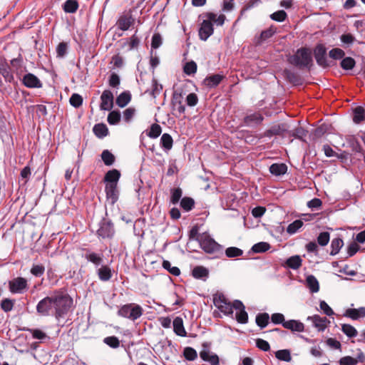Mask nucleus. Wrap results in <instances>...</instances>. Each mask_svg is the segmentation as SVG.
<instances>
[{
    "label": "nucleus",
    "mask_w": 365,
    "mask_h": 365,
    "mask_svg": "<svg viewBox=\"0 0 365 365\" xmlns=\"http://www.w3.org/2000/svg\"><path fill=\"white\" fill-rule=\"evenodd\" d=\"M225 76L222 73H216L207 76L203 80V84L209 88H216Z\"/></svg>",
    "instance_id": "nucleus-18"
},
{
    "label": "nucleus",
    "mask_w": 365,
    "mask_h": 365,
    "mask_svg": "<svg viewBox=\"0 0 365 365\" xmlns=\"http://www.w3.org/2000/svg\"><path fill=\"white\" fill-rule=\"evenodd\" d=\"M287 18V14L284 10H279L270 15V19L277 22H283Z\"/></svg>",
    "instance_id": "nucleus-60"
},
{
    "label": "nucleus",
    "mask_w": 365,
    "mask_h": 365,
    "mask_svg": "<svg viewBox=\"0 0 365 365\" xmlns=\"http://www.w3.org/2000/svg\"><path fill=\"white\" fill-rule=\"evenodd\" d=\"M276 32V28L273 26L261 32L260 35L255 38L257 45H262L264 41L271 38Z\"/></svg>",
    "instance_id": "nucleus-28"
},
{
    "label": "nucleus",
    "mask_w": 365,
    "mask_h": 365,
    "mask_svg": "<svg viewBox=\"0 0 365 365\" xmlns=\"http://www.w3.org/2000/svg\"><path fill=\"white\" fill-rule=\"evenodd\" d=\"M173 331L178 336H186L187 332L184 328L183 321L181 317H175L173 320Z\"/></svg>",
    "instance_id": "nucleus-30"
},
{
    "label": "nucleus",
    "mask_w": 365,
    "mask_h": 365,
    "mask_svg": "<svg viewBox=\"0 0 365 365\" xmlns=\"http://www.w3.org/2000/svg\"><path fill=\"white\" fill-rule=\"evenodd\" d=\"M225 254L228 258H234L242 256L243 250L236 247H230L225 250Z\"/></svg>",
    "instance_id": "nucleus-49"
},
{
    "label": "nucleus",
    "mask_w": 365,
    "mask_h": 365,
    "mask_svg": "<svg viewBox=\"0 0 365 365\" xmlns=\"http://www.w3.org/2000/svg\"><path fill=\"white\" fill-rule=\"evenodd\" d=\"M283 76L289 83L294 86L301 85L302 83V80L299 75L289 69L285 68L283 71Z\"/></svg>",
    "instance_id": "nucleus-24"
},
{
    "label": "nucleus",
    "mask_w": 365,
    "mask_h": 365,
    "mask_svg": "<svg viewBox=\"0 0 365 365\" xmlns=\"http://www.w3.org/2000/svg\"><path fill=\"white\" fill-rule=\"evenodd\" d=\"M131 93L129 91L122 92L115 99L116 105L120 108L126 106L131 101Z\"/></svg>",
    "instance_id": "nucleus-31"
},
{
    "label": "nucleus",
    "mask_w": 365,
    "mask_h": 365,
    "mask_svg": "<svg viewBox=\"0 0 365 365\" xmlns=\"http://www.w3.org/2000/svg\"><path fill=\"white\" fill-rule=\"evenodd\" d=\"M101 159L106 166H111L115 161V157L108 150H104L102 152Z\"/></svg>",
    "instance_id": "nucleus-44"
},
{
    "label": "nucleus",
    "mask_w": 365,
    "mask_h": 365,
    "mask_svg": "<svg viewBox=\"0 0 365 365\" xmlns=\"http://www.w3.org/2000/svg\"><path fill=\"white\" fill-rule=\"evenodd\" d=\"M170 202L173 205H176L182 197V190L180 187L173 188L170 190Z\"/></svg>",
    "instance_id": "nucleus-51"
},
{
    "label": "nucleus",
    "mask_w": 365,
    "mask_h": 365,
    "mask_svg": "<svg viewBox=\"0 0 365 365\" xmlns=\"http://www.w3.org/2000/svg\"><path fill=\"white\" fill-rule=\"evenodd\" d=\"M346 140L353 152L360 153L364 157L365 156L364 150L362 146L361 145L360 143L354 135H348L346 138Z\"/></svg>",
    "instance_id": "nucleus-26"
},
{
    "label": "nucleus",
    "mask_w": 365,
    "mask_h": 365,
    "mask_svg": "<svg viewBox=\"0 0 365 365\" xmlns=\"http://www.w3.org/2000/svg\"><path fill=\"white\" fill-rule=\"evenodd\" d=\"M68 43L66 42H61L56 47V54L58 58H63L68 53Z\"/></svg>",
    "instance_id": "nucleus-62"
},
{
    "label": "nucleus",
    "mask_w": 365,
    "mask_h": 365,
    "mask_svg": "<svg viewBox=\"0 0 365 365\" xmlns=\"http://www.w3.org/2000/svg\"><path fill=\"white\" fill-rule=\"evenodd\" d=\"M22 83L29 88H40L43 84L37 76L34 74L29 73L24 76Z\"/></svg>",
    "instance_id": "nucleus-14"
},
{
    "label": "nucleus",
    "mask_w": 365,
    "mask_h": 365,
    "mask_svg": "<svg viewBox=\"0 0 365 365\" xmlns=\"http://www.w3.org/2000/svg\"><path fill=\"white\" fill-rule=\"evenodd\" d=\"M143 313V308L137 304L129 303L123 305L118 311V315L131 321H135L140 318Z\"/></svg>",
    "instance_id": "nucleus-4"
},
{
    "label": "nucleus",
    "mask_w": 365,
    "mask_h": 365,
    "mask_svg": "<svg viewBox=\"0 0 365 365\" xmlns=\"http://www.w3.org/2000/svg\"><path fill=\"white\" fill-rule=\"evenodd\" d=\"M0 74L2 75L6 82L11 83L14 81L11 66L4 58H0Z\"/></svg>",
    "instance_id": "nucleus-15"
},
{
    "label": "nucleus",
    "mask_w": 365,
    "mask_h": 365,
    "mask_svg": "<svg viewBox=\"0 0 365 365\" xmlns=\"http://www.w3.org/2000/svg\"><path fill=\"white\" fill-rule=\"evenodd\" d=\"M54 313L56 319L63 317L73 304V299L63 292H56L52 295Z\"/></svg>",
    "instance_id": "nucleus-2"
},
{
    "label": "nucleus",
    "mask_w": 365,
    "mask_h": 365,
    "mask_svg": "<svg viewBox=\"0 0 365 365\" xmlns=\"http://www.w3.org/2000/svg\"><path fill=\"white\" fill-rule=\"evenodd\" d=\"M192 276L197 279L205 281L209 277V270L202 266H196L192 270Z\"/></svg>",
    "instance_id": "nucleus-27"
},
{
    "label": "nucleus",
    "mask_w": 365,
    "mask_h": 365,
    "mask_svg": "<svg viewBox=\"0 0 365 365\" xmlns=\"http://www.w3.org/2000/svg\"><path fill=\"white\" fill-rule=\"evenodd\" d=\"M173 144V140L168 133H163L160 138V146L165 150H171Z\"/></svg>",
    "instance_id": "nucleus-37"
},
{
    "label": "nucleus",
    "mask_w": 365,
    "mask_h": 365,
    "mask_svg": "<svg viewBox=\"0 0 365 365\" xmlns=\"http://www.w3.org/2000/svg\"><path fill=\"white\" fill-rule=\"evenodd\" d=\"M182 92L178 91H174L171 99V104L175 108L177 107V110L180 114H182L185 111V107L182 105Z\"/></svg>",
    "instance_id": "nucleus-20"
},
{
    "label": "nucleus",
    "mask_w": 365,
    "mask_h": 365,
    "mask_svg": "<svg viewBox=\"0 0 365 365\" xmlns=\"http://www.w3.org/2000/svg\"><path fill=\"white\" fill-rule=\"evenodd\" d=\"M212 343L210 341H205L202 344V350L200 352V356L204 361L209 362L211 365H219V357L216 354H210V348Z\"/></svg>",
    "instance_id": "nucleus-8"
},
{
    "label": "nucleus",
    "mask_w": 365,
    "mask_h": 365,
    "mask_svg": "<svg viewBox=\"0 0 365 365\" xmlns=\"http://www.w3.org/2000/svg\"><path fill=\"white\" fill-rule=\"evenodd\" d=\"M93 133L99 138H103L108 135V129L106 124L98 123L93 128Z\"/></svg>",
    "instance_id": "nucleus-35"
},
{
    "label": "nucleus",
    "mask_w": 365,
    "mask_h": 365,
    "mask_svg": "<svg viewBox=\"0 0 365 365\" xmlns=\"http://www.w3.org/2000/svg\"><path fill=\"white\" fill-rule=\"evenodd\" d=\"M197 63L195 61H191L185 63L183 71L185 74L190 76L197 72Z\"/></svg>",
    "instance_id": "nucleus-58"
},
{
    "label": "nucleus",
    "mask_w": 365,
    "mask_h": 365,
    "mask_svg": "<svg viewBox=\"0 0 365 365\" xmlns=\"http://www.w3.org/2000/svg\"><path fill=\"white\" fill-rule=\"evenodd\" d=\"M264 120L263 115L259 112L248 114L243 118V123L250 127L257 126Z\"/></svg>",
    "instance_id": "nucleus-16"
},
{
    "label": "nucleus",
    "mask_w": 365,
    "mask_h": 365,
    "mask_svg": "<svg viewBox=\"0 0 365 365\" xmlns=\"http://www.w3.org/2000/svg\"><path fill=\"white\" fill-rule=\"evenodd\" d=\"M214 32L213 24L207 19L203 20L198 30L199 38L202 41H207Z\"/></svg>",
    "instance_id": "nucleus-11"
},
{
    "label": "nucleus",
    "mask_w": 365,
    "mask_h": 365,
    "mask_svg": "<svg viewBox=\"0 0 365 365\" xmlns=\"http://www.w3.org/2000/svg\"><path fill=\"white\" fill-rule=\"evenodd\" d=\"M283 327L292 331L302 332L304 330V324L299 320L289 319L283 323Z\"/></svg>",
    "instance_id": "nucleus-25"
},
{
    "label": "nucleus",
    "mask_w": 365,
    "mask_h": 365,
    "mask_svg": "<svg viewBox=\"0 0 365 365\" xmlns=\"http://www.w3.org/2000/svg\"><path fill=\"white\" fill-rule=\"evenodd\" d=\"M307 287L309 289L312 293L318 292L319 290V284L317 279L312 274H310L306 278Z\"/></svg>",
    "instance_id": "nucleus-34"
},
{
    "label": "nucleus",
    "mask_w": 365,
    "mask_h": 365,
    "mask_svg": "<svg viewBox=\"0 0 365 365\" xmlns=\"http://www.w3.org/2000/svg\"><path fill=\"white\" fill-rule=\"evenodd\" d=\"M121 115L118 110H114L110 111L107 118L108 123L110 125H117L120 121Z\"/></svg>",
    "instance_id": "nucleus-46"
},
{
    "label": "nucleus",
    "mask_w": 365,
    "mask_h": 365,
    "mask_svg": "<svg viewBox=\"0 0 365 365\" xmlns=\"http://www.w3.org/2000/svg\"><path fill=\"white\" fill-rule=\"evenodd\" d=\"M307 130L304 129L302 127H297L294 130H288L286 133L289 136L294 137L295 138L299 139L302 141H304V138L307 136Z\"/></svg>",
    "instance_id": "nucleus-39"
},
{
    "label": "nucleus",
    "mask_w": 365,
    "mask_h": 365,
    "mask_svg": "<svg viewBox=\"0 0 365 365\" xmlns=\"http://www.w3.org/2000/svg\"><path fill=\"white\" fill-rule=\"evenodd\" d=\"M201 249L206 253L213 255L214 257L220 258L223 256V247L217 243L207 233L203 232L197 237Z\"/></svg>",
    "instance_id": "nucleus-3"
},
{
    "label": "nucleus",
    "mask_w": 365,
    "mask_h": 365,
    "mask_svg": "<svg viewBox=\"0 0 365 365\" xmlns=\"http://www.w3.org/2000/svg\"><path fill=\"white\" fill-rule=\"evenodd\" d=\"M287 132V125L284 123L274 125L270 128L266 130L260 135V138L263 137L271 138L274 135H282Z\"/></svg>",
    "instance_id": "nucleus-13"
},
{
    "label": "nucleus",
    "mask_w": 365,
    "mask_h": 365,
    "mask_svg": "<svg viewBox=\"0 0 365 365\" xmlns=\"http://www.w3.org/2000/svg\"><path fill=\"white\" fill-rule=\"evenodd\" d=\"M105 192L107 200L112 205H114L118 201L119 196L118 185H106Z\"/></svg>",
    "instance_id": "nucleus-19"
},
{
    "label": "nucleus",
    "mask_w": 365,
    "mask_h": 365,
    "mask_svg": "<svg viewBox=\"0 0 365 365\" xmlns=\"http://www.w3.org/2000/svg\"><path fill=\"white\" fill-rule=\"evenodd\" d=\"M120 178V173L116 169L108 170L103 178V181L106 185H118V182Z\"/></svg>",
    "instance_id": "nucleus-22"
},
{
    "label": "nucleus",
    "mask_w": 365,
    "mask_h": 365,
    "mask_svg": "<svg viewBox=\"0 0 365 365\" xmlns=\"http://www.w3.org/2000/svg\"><path fill=\"white\" fill-rule=\"evenodd\" d=\"M180 207L185 212L192 210L195 207V200L190 197H184L181 199Z\"/></svg>",
    "instance_id": "nucleus-41"
},
{
    "label": "nucleus",
    "mask_w": 365,
    "mask_h": 365,
    "mask_svg": "<svg viewBox=\"0 0 365 365\" xmlns=\"http://www.w3.org/2000/svg\"><path fill=\"white\" fill-rule=\"evenodd\" d=\"M356 65L355 60L351 57L343 58L340 62L341 67L346 71L351 70Z\"/></svg>",
    "instance_id": "nucleus-50"
},
{
    "label": "nucleus",
    "mask_w": 365,
    "mask_h": 365,
    "mask_svg": "<svg viewBox=\"0 0 365 365\" xmlns=\"http://www.w3.org/2000/svg\"><path fill=\"white\" fill-rule=\"evenodd\" d=\"M69 102L72 106L77 108L83 104V98L78 93H73L69 99Z\"/></svg>",
    "instance_id": "nucleus-63"
},
{
    "label": "nucleus",
    "mask_w": 365,
    "mask_h": 365,
    "mask_svg": "<svg viewBox=\"0 0 365 365\" xmlns=\"http://www.w3.org/2000/svg\"><path fill=\"white\" fill-rule=\"evenodd\" d=\"M330 240V234L328 232H322L317 237V243L322 246H326Z\"/></svg>",
    "instance_id": "nucleus-64"
},
{
    "label": "nucleus",
    "mask_w": 365,
    "mask_h": 365,
    "mask_svg": "<svg viewBox=\"0 0 365 365\" xmlns=\"http://www.w3.org/2000/svg\"><path fill=\"white\" fill-rule=\"evenodd\" d=\"M274 354L276 358L280 361L289 362L292 360L291 353L289 349L278 350L274 353Z\"/></svg>",
    "instance_id": "nucleus-48"
},
{
    "label": "nucleus",
    "mask_w": 365,
    "mask_h": 365,
    "mask_svg": "<svg viewBox=\"0 0 365 365\" xmlns=\"http://www.w3.org/2000/svg\"><path fill=\"white\" fill-rule=\"evenodd\" d=\"M302 259L299 255H294L285 261L284 265L292 269H297L302 266Z\"/></svg>",
    "instance_id": "nucleus-33"
},
{
    "label": "nucleus",
    "mask_w": 365,
    "mask_h": 365,
    "mask_svg": "<svg viewBox=\"0 0 365 365\" xmlns=\"http://www.w3.org/2000/svg\"><path fill=\"white\" fill-rule=\"evenodd\" d=\"M115 232V227L112 221L108 218L103 217L99 222V228L97 230L98 236L103 239H111L113 237Z\"/></svg>",
    "instance_id": "nucleus-6"
},
{
    "label": "nucleus",
    "mask_w": 365,
    "mask_h": 365,
    "mask_svg": "<svg viewBox=\"0 0 365 365\" xmlns=\"http://www.w3.org/2000/svg\"><path fill=\"white\" fill-rule=\"evenodd\" d=\"M9 289L12 294H23L29 289L27 279L18 277L9 282Z\"/></svg>",
    "instance_id": "nucleus-9"
},
{
    "label": "nucleus",
    "mask_w": 365,
    "mask_h": 365,
    "mask_svg": "<svg viewBox=\"0 0 365 365\" xmlns=\"http://www.w3.org/2000/svg\"><path fill=\"white\" fill-rule=\"evenodd\" d=\"M162 132V128L160 125L157 123H153L150 126V131L148 133V135L151 138H157L160 136Z\"/></svg>",
    "instance_id": "nucleus-61"
},
{
    "label": "nucleus",
    "mask_w": 365,
    "mask_h": 365,
    "mask_svg": "<svg viewBox=\"0 0 365 365\" xmlns=\"http://www.w3.org/2000/svg\"><path fill=\"white\" fill-rule=\"evenodd\" d=\"M163 267L174 276H179L180 270L178 267H172L171 263L168 260H163Z\"/></svg>",
    "instance_id": "nucleus-57"
},
{
    "label": "nucleus",
    "mask_w": 365,
    "mask_h": 365,
    "mask_svg": "<svg viewBox=\"0 0 365 365\" xmlns=\"http://www.w3.org/2000/svg\"><path fill=\"white\" fill-rule=\"evenodd\" d=\"M313 54L317 63L324 68L332 67L335 65L334 61L327 58V48L322 43H318L314 47Z\"/></svg>",
    "instance_id": "nucleus-5"
},
{
    "label": "nucleus",
    "mask_w": 365,
    "mask_h": 365,
    "mask_svg": "<svg viewBox=\"0 0 365 365\" xmlns=\"http://www.w3.org/2000/svg\"><path fill=\"white\" fill-rule=\"evenodd\" d=\"M345 316L353 320H357L359 318L365 317V307H361L359 309H348L346 311Z\"/></svg>",
    "instance_id": "nucleus-29"
},
{
    "label": "nucleus",
    "mask_w": 365,
    "mask_h": 365,
    "mask_svg": "<svg viewBox=\"0 0 365 365\" xmlns=\"http://www.w3.org/2000/svg\"><path fill=\"white\" fill-rule=\"evenodd\" d=\"M14 303V299L5 298L1 301L0 307L4 312H9L13 309Z\"/></svg>",
    "instance_id": "nucleus-56"
},
{
    "label": "nucleus",
    "mask_w": 365,
    "mask_h": 365,
    "mask_svg": "<svg viewBox=\"0 0 365 365\" xmlns=\"http://www.w3.org/2000/svg\"><path fill=\"white\" fill-rule=\"evenodd\" d=\"M204 15L210 21V22H214L217 26H222L226 19V17L224 14H220V16H217V15L212 12H207Z\"/></svg>",
    "instance_id": "nucleus-38"
},
{
    "label": "nucleus",
    "mask_w": 365,
    "mask_h": 365,
    "mask_svg": "<svg viewBox=\"0 0 365 365\" xmlns=\"http://www.w3.org/2000/svg\"><path fill=\"white\" fill-rule=\"evenodd\" d=\"M98 279L102 282H108L113 277V270L107 264H101L96 270Z\"/></svg>",
    "instance_id": "nucleus-17"
},
{
    "label": "nucleus",
    "mask_w": 365,
    "mask_h": 365,
    "mask_svg": "<svg viewBox=\"0 0 365 365\" xmlns=\"http://www.w3.org/2000/svg\"><path fill=\"white\" fill-rule=\"evenodd\" d=\"M307 320L312 321L313 325L317 328L319 331H323L327 327V323H329L327 317H321L317 314L308 317Z\"/></svg>",
    "instance_id": "nucleus-23"
},
{
    "label": "nucleus",
    "mask_w": 365,
    "mask_h": 365,
    "mask_svg": "<svg viewBox=\"0 0 365 365\" xmlns=\"http://www.w3.org/2000/svg\"><path fill=\"white\" fill-rule=\"evenodd\" d=\"M83 251L84 254L82 257L88 262L92 263L96 269L103 264L104 256L102 252H94L88 248L83 249Z\"/></svg>",
    "instance_id": "nucleus-10"
},
{
    "label": "nucleus",
    "mask_w": 365,
    "mask_h": 365,
    "mask_svg": "<svg viewBox=\"0 0 365 365\" xmlns=\"http://www.w3.org/2000/svg\"><path fill=\"white\" fill-rule=\"evenodd\" d=\"M344 56L345 52L339 48H332L329 52V58H332L333 60L342 59L344 57Z\"/></svg>",
    "instance_id": "nucleus-59"
},
{
    "label": "nucleus",
    "mask_w": 365,
    "mask_h": 365,
    "mask_svg": "<svg viewBox=\"0 0 365 365\" xmlns=\"http://www.w3.org/2000/svg\"><path fill=\"white\" fill-rule=\"evenodd\" d=\"M330 125L323 123L317 127L314 131V136L316 138H322L325 133L329 132Z\"/></svg>",
    "instance_id": "nucleus-55"
},
{
    "label": "nucleus",
    "mask_w": 365,
    "mask_h": 365,
    "mask_svg": "<svg viewBox=\"0 0 365 365\" xmlns=\"http://www.w3.org/2000/svg\"><path fill=\"white\" fill-rule=\"evenodd\" d=\"M303 226V222L301 220H296L293 222L290 223L287 228V232L290 234L296 233Z\"/></svg>",
    "instance_id": "nucleus-53"
},
{
    "label": "nucleus",
    "mask_w": 365,
    "mask_h": 365,
    "mask_svg": "<svg viewBox=\"0 0 365 365\" xmlns=\"http://www.w3.org/2000/svg\"><path fill=\"white\" fill-rule=\"evenodd\" d=\"M271 246L268 242H260L255 244L251 250L255 253H262L270 249Z\"/></svg>",
    "instance_id": "nucleus-47"
},
{
    "label": "nucleus",
    "mask_w": 365,
    "mask_h": 365,
    "mask_svg": "<svg viewBox=\"0 0 365 365\" xmlns=\"http://www.w3.org/2000/svg\"><path fill=\"white\" fill-rule=\"evenodd\" d=\"M343 245L344 242L341 238L337 237L333 239L331 242L330 255L334 256L337 255L339 252L341 247H343Z\"/></svg>",
    "instance_id": "nucleus-40"
},
{
    "label": "nucleus",
    "mask_w": 365,
    "mask_h": 365,
    "mask_svg": "<svg viewBox=\"0 0 365 365\" xmlns=\"http://www.w3.org/2000/svg\"><path fill=\"white\" fill-rule=\"evenodd\" d=\"M269 315L267 312L259 313L256 316L255 322L261 329L265 328L269 322Z\"/></svg>",
    "instance_id": "nucleus-36"
},
{
    "label": "nucleus",
    "mask_w": 365,
    "mask_h": 365,
    "mask_svg": "<svg viewBox=\"0 0 365 365\" xmlns=\"http://www.w3.org/2000/svg\"><path fill=\"white\" fill-rule=\"evenodd\" d=\"M287 61L292 66L299 70L310 71L314 66L312 51L307 47H301L287 58Z\"/></svg>",
    "instance_id": "nucleus-1"
},
{
    "label": "nucleus",
    "mask_w": 365,
    "mask_h": 365,
    "mask_svg": "<svg viewBox=\"0 0 365 365\" xmlns=\"http://www.w3.org/2000/svg\"><path fill=\"white\" fill-rule=\"evenodd\" d=\"M114 96L110 90H105L101 96L100 109L101 110H111L113 107Z\"/></svg>",
    "instance_id": "nucleus-12"
},
{
    "label": "nucleus",
    "mask_w": 365,
    "mask_h": 365,
    "mask_svg": "<svg viewBox=\"0 0 365 365\" xmlns=\"http://www.w3.org/2000/svg\"><path fill=\"white\" fill-rule=\"evenodd\" d=\"M36 312L38 315L43 317L53 315L54 308L52 295L46 297L38 302Z\"/></svg>",
    "instance_id": "nucleus-7"
},
{
    "label": "nucleus",
    "mask_w": 365,
    "mask_h": 365,
    "mask_svg": "<svg viewBox=\"0 0 365 365\" xmlns=\"http://www.w3.org/2000/svg\"><path fill=\"white\" fill-rule=\"evenodd\" d=\"M269 170L272 175L280 176L287 173V166L284 163H273L270 165Z\"/></svg>",
    "instance_id": "nucleus-32"
},
{
    "label": "nucleus",
    "mask_w": 365,
    "mask_h": 365,
    "mask_svg": "<svg viewBox=\"0 0 365 365\" xmlns=\"http://www.w3.org/2000/svg\"><path fill=\"white\" fill-rule=\"evenodd\" d=\"M183 356L187 361H194L197 357V353L195 349L187 346L183 350Z\"/></svg>",
    "instance_id": "nucleus-54"
},
{
    "label": "nucleus",
    "mask_w": 365,
    "mask_h": 365,
    "mask_svg": "<svg viewBox=\"0 0 365 365\" xmlns=\"http://www.w3.org/2000/svg\"><path fill=\"white\" fill-rule=\"evenodd\" d=\"M135 22L131 14H125L119 17L116 25L118 28L123 31H127Z\"/></svg>",
    "instance_id": "nucleus-21"
},
{
    "label": "nucleus",
    "mask_w": 365,
    "mask_h": 365,
    "mask_svg": "<svg viewBox=\"0 0 365 365\" xmlns=\"http://www.w3.org/2000/svg\"><path fill=\"white\" fill-rule=\"evenodd\" d=\"M78 8V3L76 0H66L63 4V9L66 13H75Z\"/></svg>",
    "instance_id": "nucleus-42"
},
{
    "label": "nucleus",
    "mask_w": 365,
    "mask_h": 365,
    "mask_svg": "<svg viewBox=\"0 0 365 365\" xmlns=\"http://www.w3.org/2000/svg\"><path fill=\"white\" fill-rule=\"evenodd\" d=\"M24 331H29L31 334L32 337L36 339L39 340H44V339H48L49 337L47 336V334L38 329H31V328H24Z\"/></svg>",
    "instance_id": "nucleus-43"
},
{
    "label": "nucleus",
    "mask_w": 365,
    "mask_h": 365,
    "mask_svg": "<svg viewBox=\"0 0 365 365\" xmlns=\"http://www.w3.org/2000/svg\"><path fill=\"white\" fill-rule=\"evenodd\" d=\"M364 120H365V110L362 107L358 106L354 110L353 121L359 124Z\"/></svg>",
    "instance_id": "nucleus-45"
},
{
    "label": "nucleus",
    "mask_w": 365,
    "mask_h": 365,
    "mask_svg": "<svg viewBox=\"0 0 365 365\" xmlns=\"http://www.w3.org/2000/svg\"><path fill=\"white\" fill-rule=\"evenodd\" d=\"M341 331L349 338H353L357 336V330L351 324H344L341 326Z\"/></svg>",
    "instance_id": "nucleus-52"
}]
</instances>
